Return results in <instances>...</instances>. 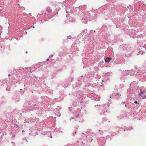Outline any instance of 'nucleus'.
<instances>
[{
  "instance_id": "obj_4",
  "label": "nucleus",
  "mask_w": 146,
  "mask_h": 146,
  "mask_svg": "<svg viewBox=\"0 0 146 146\" xmlns=\"http://www.w3.org/2000/svg\"><path fill=\"white\" fill-rule=\"evenodd\" d=\"M10 76V74H8V76Z\"/></svg>"
},
{
  "instance_id": "obj_1",
  "label": "nucleus",
  "mask_w": 146,
  "mask_h": 146,
  "mask_svg": "<svg viewBox=\"0 0 146 146\" xmlns=\"http://www.w3.org/2000/svg\"><path fill=\"white\" fill-rule=\"evenodd\" d=\"M145 91H143L141 92H140L139 94V96L143 98H146V95H145L144 94L145 93Z\"/></svg>"
},
{
  "instance_id": "obj_2",
  "label": "nucleus",
  "mask_w": 146,
  "mask_h": 146,
  "mask_svg": "<svg viewBox=\"0 0 146 146\" xmlns=\"http://www.w3.org/2000/svg\"><path fill=\"white\" fill-rule=\"evenodd\" d=\"M111 59V58L107 57L105 60V61L106 62H109L110 60Z\"/></svg>"
},
{
  "instance_id": "obj_5",
  "label": "nucleus",
  "mask_w": 146,
  "mask_h": 146,
  "mask_svg": "<svg viewBox=\"0 0 146 146\" xmlns=\"http://www.w3.org/2000/svg\"><path fill=\"white\" fill-rule=\"evenodd\" d=\"M48 60H48V59H47L46 60H47V61Z\"/></svg>"
},
{
  "instance_id": "obj_3",
  "label": "nucleus",
  "mask_w": 146,
  "mask_h": 146,
  "mask_svg": "<svg viewBox=\"0 0 146 146\" xmlns=\"http://www.w3.org/2000/svg\"><path fill=\"white\" fill-rule=\"evenodd\" d=\"M134 102L135 104H137V101H135Z\"/></svg>"
},
{
  "instance_id": "obj_6",
  "label": "nucleus",
  "mask_w": 146,
  "mask_h": 146,
  "mask_svg": "<svg viewBox=\"0 0 146 146\" xmlns=\"http://www.w3.org/2000/svg\"><path fill=\"white\" fill-rule=\"evenodd\" d=\"M35 28V27H34V26H33V28Z\"/></svg>"
}]
</instances>
